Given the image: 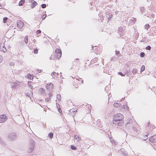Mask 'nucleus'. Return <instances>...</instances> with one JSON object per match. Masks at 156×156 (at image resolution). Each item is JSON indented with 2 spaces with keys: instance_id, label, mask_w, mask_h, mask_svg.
I'll use <instances>...</instances> for the list:
<instances>
[{
  "instance_id": "61",
  "label": "nucleus",
  "mask_w": 156,
  "mask_h": 156,
  "mask_svg": "<svg viewBox=\"0 0 156 156\" xmlns=\"http://www.w3.org/2000/svg\"><path fill=\"white\" fill-rule=\"evenodd\" d=\"M29 85V86L30 87V86H31V85Z\"/></svg>"
},
{
  "instance_id": "54",
  "label": "nucleus",
  "mask_w": 156,
  "mask_h": 156,
  "mask_svg": "<svg viewBox=\"0 0 156 156\" xmlns=\"http://www.w3.org/2000/svg\"><path fill=\"white\" fill-rule=\"evenodd\" d=\"M2 140L1 139V138L0 137V143H1V142H2Z\"/></svg>"
},
{
  "instance_id": "56",
  "label": "nucleus",
  "mask_w": 156,
  "mask_h": 156,
  "mask_svg": "<svg viewBox=\"0 0 156 156\" xmlns=\"http://www.w3.org/2000/svg\"><path fill=\"white\" fill-rule=\"evenodd\" d=\"M115 54H116V55H117V51H116V50H115Z\"/></svg>"
},
{
  "instance_id": "30",
  "label": "nucleus",
  "mask_w": 156,
  "mask_h": 156,
  "mask_svg": "<svg viewBox=\"0 0 156 156\" xmlns=\"http://www.w3.org/2000/svg\"><path fill=\"white\" fill-rule=\"evenodd\" d=\"M116 58L115 57H112L111 60L112 61H114L116 60Z\"/></svg>"
},
{
  "instance_id": "7",
  "label": "nucleus",
  "mask_w": 156,
  "mask_h": 156,
  "mask_svg": "<svg viewBox=\"0 0 156 156\" xmlns=\"http://www.w3.org/2000/svg\"><path fill=\"white\" fill-rule=\"evenodd\" d=\"M46 87L47 90L51 91L53 88V85L51 83H48L46 85Z\"/></svg>"
},
{
  "instance_id": "27",
  "label": "nucleus",
  "mask_w": 156,
  "mask_h": 156,
  "mask_svg": "<svg viewBox=\"0 0 156 156\" xmlns=\"http://www.w3.org/2000/svg\"><path fill=\"white\" fill-rule=\"evenodd\" d=\"M145 54L144 52H142L140 53V56L141 57H143L144 56Z\"/></svg>"
},
{
  "instance_id": "4",
  "label": "nucleus",
  "mask_w": 156,
  "mask_h": 156,
  "mask_svg": "<svg viewBox=\"0 0 156 156\" xmlns=\"http://www.w3.org/2000/svg\"><path fill=\"white\" fill-rule=\"evenodd\" d=\"M55 53H56L55 56L57 59L59 58L62 55V52L61 50L57 48L55 50Z\"/></svg>"
},
{
  "instance_id": "20",
  "label": "nucleus",
  "mask_w": 156,
  "mask_h": 156,
  "mask_svg": "<svg viewBox=\"0 0 156 156\" xmlns=\"http://www.w3.org/2000/svg\"><path fill=\"white\" fill-rule=\"evenodd\" d=\"M150 25L147 24H146L144 26V28L145 29H146L147 30L148 29V28H150Z\"/></svg>"
},
{
  "instance_id": "50",
  "label": "nucleus",
  "mask_w": 156,
  "mask_h": 156,
  "mask_svg": "<svg viewBox=\"0 0 156 156\" xmlns=\"http://www.w3.org/2000/svg\"><path fill=\"white\" fill-rule=\"evenodd\" d=\"M51 95H52V94L51 93H49V94H48V95L49 96V97Z\"/></svg>"
},
{
  "instance_id": "62",
  "label": "nucleus",
  "mask_w": 156,
  "mask_h": 156,
  "mask_svg": "<svg viewBox=\"0 0 156 156\" xmlns=\"http://www.w3.org/2000/svg\"><path fill=\"white\" fill-rule=\"evenodd\" d=\"M14 86H12L14 88Z\"/></svg>"
},
{
  "instance_id": "6",
  "label": "nucleus",
  "mask_w": 156,
  "mask_h": 156,
  "mask_svg": "<svg viewBox=\"0 0 156 156\" xmlns=\"http://www.w3.org/2000/svg\"><path fill=\"white\" fill-rule=\"evenodd\" d=\"M119 154L121 155H122L123 156H126L127 155V153L125 149L123 148H122L120 149L119 151Z\"/></svg>"
},
{
  "instance_id": "2",
  "label": "nucleus",
  "mask_w": 156,
  "mask_h": 156,
  "mask_svg": "<svg viewBox=\"0 0 156 156\" xmlns=\"http://www.w3.org/2000/svg\"><path fill=\"white\" fill-rule=\"evenodd\" d=\"M17 137V134L14 132H10L8 134V139L12 141L16 140Z\"/></svg>"
},
{
  "instance_id": "31",
  "label": "nucleus",
  "mask_w": 156,
  "mask_h": 156,
  "mask_svg": "<svg viewBox=\"0 0 156 156\" xmlns=\"http://www.w3.org/2000/svg\"><path fill=\"white\" fill-rule=\"evenodd\" d=\"M75 138L76 139H78V140H80L81 139L80 138H79L78 136L77 135H75Z\"/></svg>"
},
{
  "instance_id": "35",
  "label": "nucleus",
  "mask_w": 156,
  "mask_h": 156,
  "mask_svg": "<svg viewBox=\"0 0 156 156\" xmlns=\"http://www.w3.org/2000/svg\"><path fill=\"white\" fill-rule=\"evenodd\" d=\"M34 53L35 54H37L38 53V50L37 49H34Z\"/></svg>"
},
{
  "instance_id": "45",
  "label": "nucleus",
  "mask_w": 156,
  "mask_h": 156,
  "mask_svg": "<svg viewBox=\"0 0 156 156\" xmlns=\"http://www.w3.org/2000/svg\"><path fill=\"white\" fill-rule=\"evenodd\" d=\"M75 60H76L77 61V62L79 63V59L78 58L75 59Z\"/></svg>"
},
{
  "instance_id": "23",
  "label": "nucleus",
  "mask_w": 156,
  "mask_h": 156,
  "mask_svg": "<svg viewBox=\"0 0 156 156\" xmlns=\"http://www.w3.org/2000/svg\"><path fill=\"white\" fill-rule=\"evenodd\" d=\"M71 149L73 150H76V149L77 148L75 146H74L73 145H71Z\"/></svg>"
},
{
  "instance_id": "37",
  "label": "nucleus",
  "mask_w": 156,
  "mask_h": 156,
  "mask_svg": "<svg viewBox=\"0 0 156 156\" xmlns=\"http://www.w3.org/2000/svg\"><path fill=\"white\" fill-rule=\"evenodd\" d=\"M32 76V75L30 74H29L27 75V77L28 78H29L30 79H31V76Z\"/></svg>"
},
{
  "instance_id": "29",
  "label": "nucleus",
  "mask_w": 156,
  "mask_h": 156,
  "mask_svg": "<svg viewBox=\"0 0 156 156\" xmlns=\"http://www.w3.org/2000/svg\"><path fill=\"white\" fill-rule=\"evenodd\" d=\"M46 5L45 4H42L41 5V8H43V9L46 8Z\"/></svg>"
},
{
  "instance_id": "5",
  "label": "nucleus",
  "mask_w": 156,
  "mask_h": 156,
  "mask_svg": "<svg viewBox=\"0 0 156 156\" xmlns=\"http://www.w3.org/2000/svg\"><path fill=\"white\" fill-rule=\"evenodd\" d=\"M7 119V117L5 115H0V123L5 122Z\"/></svg>"
},
{
  "instance_id": "53",
  "label": "nucleus",
  "mask_w": 156,
  "mask_h": 156,
  "mask_svg": "<svg viewBox=\"0 0 156 156\" xmlns=\"http://www.w3.org/2000/svg\"><path fill=\"white\" fill-rule=\"evenodd\" d=\"M124 99V98H122L121 99V101H123Z\"/></svg>"
},
{
  "instance_id": "32",
  "label": "nucleus",
  "mask_w": 156,
  "mask_h": 156,
  "mask_svg": "<svg viewBox=\"0 0 156 156\" xmlns=\"http://www.w3.org/2000/svg\"><path fill=\"white\" fill-rule=\"evenodd\" d=\"M61 97V95L59 94H58L57 95V98L59 100L60 99Z\"/></svg>"
},
{
  "instance_id": "48",
  "label": "nucleus",
  "mask_w": 156,
  "mask_h": 156,
  "mask_svg": "<svg viewBox=\"0 0 156 156\" xmlns=\"http://www.w3.org/2000/svg\"><path fill=\"white\" fill-rule=\"evenodd\" d=\"M133 129L134 130H135L136 129V128L135 127H133Z\"/></svg>"
},
{
  "instance_id": "12",
  "label": "nucleus",
  "mask_w": 156,
  "mask_h": 156,
  "mask_svg": "<svg viewBox=\"0 0 156 156\" xmlns=\"http://www.w3.org/2000/svg\"><path fill=\"white\" fill-rule=\"evenodd\" d=\"M125 29V27H119L118 29V31L120 33H123L124 32Z\"/></svg>"
},
{
  "instance_id": "63",
  "label": "nucleus",
  "mask_w": 156,
  "mask_h": 156,
  "mask_svg": "<svg viewBox=\"0 0 156 156\" xmlns=\"http://www.w3.org/2000/svg\"><path fill=\"white\" fill-rule=\"evenodd\" d=\"M75 87L76 88H77V87L76 86H75Z\"/></svg>"
},
{
  "instance_id": "16",
  "label": "nucleus",
  "mask_w": 156,
  "mask_h": 156,
  "mask_svg": "<svg viewBox=\"0 0 156 156\" xmlns=\"http://www.w3.org/2000/svg\"><path fill=\"white\" fill-rule=\"evenodd\" d=\"M53 133L52 132H51V133H49L48 134V136L49 137V138L51 139H52L53 138Z\"/></svg>"
},
{
  "instance_id": "25",
  "label": "nucleus",
  "mask_w": 156,
  "mask_h": 156,
  "mask_svg": "<svg viewBox=\"0 0 156 156\" xmlns=\"http://www.w3.org/2000/svg\"><path fill=\"white\" fill-rule=\"evenodd\" d=\"M145 69V66L144 65H142L141 68V70L140 73H142L143 71H144Z\"/></svg>"
},
{
  "instance_id": "51",
  "label": "nucleus",
  "mask_w": 156,
  "mask_h": 156,
  "mask_svg": "<svg viewBox=\"0 0 156 156\" xmlns=\"http://www.w3.org/2000/svg\"><path fill=\"white\" fill-rule=\"evenodd\" d=\"M110 140L112 142V143L113 142H115L114 141H113V140L111 139H110Z\"/></svg>"
},
{
  "instance_id": "60",
  "label": "nucleus",
  "mask_w": 156,
  "mask_h": 156,
  "mask_svg": "<svg viewBox=\"0 0 156 156\" xmlns=\"http://www.w3.org/2000/svg\"><path fill=\"white\" fill-rule=\"evenodd\" d=\"M119 34L120 35V37H121V35H120V34Z\"/></svg>"
},
{
  "instance_id": "57",
  "label": "nucleus",
  "mask_w": 156,
  "mask_h": 156,
  "mask_svg": "<svg viewBox=\"0 0 156 156\" xmlns=\"http://www.w3.org/2000/svg\"><path fill=\"white\" fill-rule=\"evenodd\" d=\"M50 59H51V60H52H52H54V59H52V58H50Z\"/></svg>"
},
{
  "instance_id": "24",
  "label": "nucleus",
  "mask_w": 156,
  "mask_h": 156,
  "mask_svg": "<svg viewBox=\"0 0 156 156\" xmlns=\"http://www.w3.org/2000/svg\"><path fill=\"white\" fill-rule=\"evenodd\" d=\"M8 18L7 17H4L3 18V22L4 23H5L7 22Z\"/></svg>"
},
{
  "instance_id": "18",
  "label": "nucleus",
  "mask_w": 156,
  "mask_h": 156,
  "mask_svg": "<svg viewBox=\"0 0 156 156\" xmlns=\"http://www.w3.org/2000/svg\"><path fill=\"white\" fill-rule=\"evenodd\" d=\"M25 2V1L23 0H21L20 1L19 3V6H22L23 3Z\"/></svg>"
},
{
  "instance_id": "13",
  "label": "nucleus",
  "mask_w": 156,
  "mask_h": 156,
  "mask_svg": "<svg viewBox=\"0 0 156 156\" xmlns=\"http://www.w3.org/2000/svg\"><path fill=\"white\" fill-rule=\"evenodd\" d=\"M40 94L41 95H44L45 94V91L43 88H41L39 89Z\"/></svg>"
},
{
  "instance_id": "26",
  "label": "nucleus",
  "mask_w": 156,
  "mask_h": 156,
  "mask_svg": "<svg viewBox=\"0 0 156 156\" xmlns=\"http://www.w3.org/2000/svg\"><path fill=\"white\" fill-rule=\"evenodd\" d=\"M132 73L133 74H135L137 73V70L136 69H133L132 71Z\"/></svg>"
},
{
  "instance_id": "55",
  "label": "nucleus",
  "mask_w": 156,
  "mask_h": 156,
  "mask_svg": "<svg viewBox=\"0 0 156 156\" xmlns=\"http://www.w3.org/2000/svg\"><path fill=\"white\" fill-rule=\"evenodd\" d=\"M117 54H118V56L119 55V51H118V53H117Z\"/></svg>"
},
{
  "instance_id": "8",
  "label": "nucleus",
  "mask_w": 156,
  "mask_h": 156,
  "mask_svg": "<svg viewBox=\"0 0 156 156\" xmlns=\"http://www.w3.org/2000/svg\"><path fill=\"white\" fill-rule=\"evenodd\" d=\"M149 141L152 143L156 142V134L151 136L149 139Z\"/></svg>"
},
{
  "instance_id": "3",
  "label": "nucleus",
  "mask_w": 156,
  "mask_h": 156,
  "mask_svg": "<svg viewBox=\"0 0 156 156\" xmlns=\"http://www.w3.org/2000/svg\"><path fill=\"white\" fill-rule=\"evenodd\" d=\"M123 115L121 113H118V126H122L124 124Z\"/></svg>"
},
{
  "instance_id": "15",
  "label": "nucleus",
  "mask_w": 156,
  "mask_h": 156,
  "mask_svg": "<svg viewBox=\"0 0 156 156\" xmlns=\"http://www.w3.org/2000/svg\"><path fill=\"white\" fill-rule=\"evenodd\" d=\"M151 32H152V34H153L155 35L156 34V28L155 27L152 28Z\"/></svg>"
},
{
  "instance_id": "28",
  "label": "nucleus",
  "mask_w": 156,
  "mask_h": 156,
  "mask_svg": "<svg viewBox=\"0 0 156 156\" xmlns=\"http://www.w3.org/2000/svg\"><path fill=\"white\" fill-rule=\"evenodd\" d=\"M131 21L132 22V23H134L136 22V19L134 18H133L131 19Z\"/></svg>"
},
{
  "instance_id": "9",
  "label": "nucleus",
  "mask_w": 156,
  "mask_h": 156,
  "mask_svg": "<svg viewBox=\"0 0 156 156\" xmlns=\"http://www.w3.org/2000/svg\"><path fill=\"white\" fill-rule=\"evenodd\" d=\"M77 112V110L75 109H70L69 110V113L72 116H74Z\"/></svg>"
},
{
  "instance_id": "10",
  "label": "nucleus",
  "mask_w": 156,
  "mask_h": 156,
  "mask_svg": "<svg viewBox=\"0 0 156 156\" xmlns=\"http://www.w3.org/2000/svg\"><path fill=\"white\" fill-rule=\"evenodd\" d=\"M17 23L18 27L20 29L22 28L24 25L23 22L20 20L18 21Z\"/></svg>"
},
{
  "instance_id": "36",
  "label": "nucleus",
  "mask_w": 156,
  "mask_h": 156,
  "mask_svg": "<svg viewBox=\"0 0 156 156\" xmlns=\"http://www.w3.org/2000/svg\"><path fill=\"white\" fill-rule=\"evenodd\" d=\"M36 34H40L41 33V31L40 30H37V31L36 32Z\"/></svg>"
},
{
  "instance_id": "46",
  "label": "nucleus",
  "mask_w": 156,
  "mask_h": 156,
  "mask_svg": "<svg viewBox=\"0 0 156 156\" xmlns=\"http://www.w3.org/2000/svg\"><path fill=\"white\" fill-rule=\"evenodd\" d=\"M53 75L55 76L56 73L55 72H53L52 73Z\"/></svg>"
},
{
  "instance_id": "40",
  "label": "nucleus",
  "mask_w": 156,
  "mask_h": 156,
  "mask_svg": "<svg viewBox=\"0 0 156 156\" xmlns=\"http://www.w3.org/2000/svg\"><path fill=\"white\" fill-rule=\"evenodd\" d=\"M122 105L121 103H120L119 102V103H118V107H122Z\"/></svg>"
},
{
  "instance_id": "19",
  "label": "nucleus",
  "mask_w": 156,
  "mask_h": 156,
  "mask_svg": "<svg viewBox=\"0 0 156 156\" xmlns=\"http://www.w3.org/2000/svg\"><path fill=\"white\" fill-rule=\"evenodd\" d=\"M127 105H123L122 107L121 108V110L122 111L124 109H127Z\"/></svg>"
},
{
  "instance_id": "59",
  "label": "nucleus",
  "mask_w": 156,
  "mask_h": 156,
  "mask_svg": "<svg viewBox=\"0 0 156 156\" xmlns=\"http://www.w3.org/2000/svg\"><path fill=\"white\" fill-rule=\"evenodd\" d=\"M83 83V81L82 80L81 82V84H82Z\"/></svg>"
},
{
  "instance_id": "33",
  "label": "nucleus",
  "mask_w": 156,
  "mask_h": 156,
  "mask_svg": "<svg viewBox=\"0 0 156 156\" xmlns=\"http://www.w3.org/2000/svg\"><path fill=\"white\" fill-rule=\"evenodd\" d=\"M151 47L149 46H148L146 48V49L149 50H150L151 49Z\"/></svg>"
},
{
  "instance_id": "58",
  "label": "nucleus",
  "mask_w": 156,
  "mask_h": 156,
  "mask_svg": "<svg viewBox=\"0 0 156 156\" xmlns=\"http://www.w3.org/2000/svg\"><path fill=\"white\" fill-rule=\"evenodd\" d=\"M78 81H79V80H78L77 79H76V82H77Z\"/></svg>"
},
{
  "instance_id": "22",
  "label": "nucleus",
  "mask_w": 156,
  "mask_h": 156,
  "mask_svg": "<svg viewBox=\"0 0 156 156\" xmlns=\"http://www.w3.org/2000/svg\"><path fill=\"white\" fill-rule=\"evenodd\" d=\"M113 123L115 125L117 124V119H116V118L114 117V119L113 121Z\"/></svg>"
},
{
  "instance_id": "17",
  "label": "nucleus",
  "mask_w": 156,
  "mask_h": 156,
  "mask_svg": "<svg viewBox=\"0 0 156 156\" xmlns=\"http://www.w3.org/2000/svg\"><path fill=\"white\" fill-rule=\"evenodd\" d=\"M131 122H127V124H126V127H128V128H129V127H132L133 126V125H132L131 124Z\"/></svg>"
},
{
  "instance_id": "14",
  "label": "nucleus",
  "mask_w": 156,
  "mask_h": 156,
  "mask_svg": "<svg viewBox=\"0 0 156 156\" xmlns=\"http://www.w3.org/2000/svg\"><path fill=\"white\" fill-rule=\"evenodd\" d=\"M37 4V2L34 1L32 3L31 5V7L32 8H34V7H35L36 5Z\"/></svg>"
},
{
  "instance_id": "43",
  "label": "nucleus",
  "mask_w": 156,
  "mask_h": 156,
  "mask_svg": "<svg viewBox=\"0 0 156 156\" xmlns=\"http://www.w3.org/2000/svg\"><path fill=\"white\" fill-rule=\"evenodd\" d=\"M114 106L115 107H117V103H115L114 104Z\"/></svg>"
},
{
  "instance_id": "52",
  "label": "nucleus",
  "mask_w": 156,
  "mask_h": 156,
  "mask_svg": "<svg viewBox=\"0 0 156 156\" xmlns=\"http://www.w3.org/2000/svg\"><path fill=\"white\" fill-rule=\"evenodd\" d=\"M26 95L27 96H29V93H27V94H26Z\"/></svg>"
},
{
  "instance_id": "44",
  "label": "nucleus",
  "mask_w": 156,
  "mask_h": 156,
  "mask_svg": "<svg viewBox=\"0 0 156 156\" xmlns=\"http://www.w3.org/2000/svg\"><path fill=\"white\" fill-rule=\"evenodd\" d=\"M34 1L33 0H29L28 2L29 3H32Z\"/></svg>"
},
{
  "instance_id": "21",
  "label": "nucleus",
  "mask_w": 156,
  "mask_h": 156,
  "mask_svg": "<svg viewBox=\"0 0 156 156\" xmlns=\"http://www.w3.org/2000/svg\"><path fill=\"white\" fill-rule=\"evenodd\" d=\"M24 41L25 43L27 44L28 42V36H26L24 38Z\"/></svg>"
},
{
  "instance_id": "49",
  "label": "nucleus",
  "mask_w": 156,
  "mask_h": 156,
  "mask_svg": "<svg viewBox=\"0 0 156 156\" xmlns=\"http://www.w3.org/2000/svg\"><path fill=\"white\" fill-rule=\"evenodd\" d=\"M147 135H145L144 136V139H147Z\"/></svg>"
},
{
  "instance_id": "39",
  "label": "nucleus",
  "mask_w": 156,
  "mask_h": 156,
  "mask_svg": "<svg viewBox=\"0 0 156 156\" xmlns=\"http://www.w3.org/2000/svg\"><path fill=\"white\" fill-rule=\"evenodd\" d=\"M15 64V63L14 62H11L10 64H9V65H10V66H14V65Z\"/></svg>"
},
{
  "instance_id": "1",
  "label": "nucleus",
  "mask_w": 156,
  "mask_h": 156,
  "mask_svg": "<svg viewBox=\"0 0 156 156\" xmlns=\"http://www.w3.org/2000/svg\"><path fill=\"white\" fill-rule=\"evenodd\" d=\"M34 141L32 139H30L29 140V145L27 150V151L28 153L31 152L34 150Z\"/></svg>"
},
{
  "instance_id": "42",
  "label": "nucleus",
  "mask_w": 156,
  "mask_h": 156,
  "mask_svg": "<svg viewBox=\"0 0 156 156\" xmlns=\"http://www.w3.org/2000/svg\"><path fill=\"white\" fill-rule=\"evenodd\" d=\"M47 16V15H44L43 16V19H45V18Z\"/></svg>"
},
{
  "instance_id": "41",
  "label": "nucleus",
  "mask_w": 156,
  "mask_h": 156,
  "mask_svg": "<svg viewBox=\"0 0 156 156\" xmlns=\"http://www.w3.org/2000/svg\"><path fill=\"white\" fill-rule=\"evenodd\" d=\"M3 57L1 55H0V63L2 62V61Z\"/></svg>"
},
{
  "instance_id": "11",
  "label": "nucleus",
  "mask_w": 156,
  "mask_h": 156,
  "mask_svg": "<svg viewBox=\"0 0 156 156\" xmlns=\"http://www.w3.org/2000/svg\"><path fill=\"white\" fill-rule=\"evenodd\" d=\"M106 16L107 18H108V21H110V20H112V19H113V18L112 17V15L109 12H107L106 14Z\"/></svg>"
},
{
  "instance_id": "47",
  "label": "nucleus",
  "mask_w": 156,
  "mask_h": 156,
  "mask_svg": "<svg viewBox=\"0 0 156 156\" xmlns=\"http://www.w3.org/2000/svg\"><path fill=\"white\" fill-rule=\"evenodd\" d=\"M41 70H39V69H38L37 70V72H38V73H41Z\"/></svg>"
},
{
  "instance_id": "34",
  "label": "nucleus",
  "mask_w": 156,
  "mask_h": 156,
  "mask_svg": "<svg viewBox=\"0 0 156 156\" xmlns=\"http://www.w3.org/2000/svg\"><path fill=\"white\" fill-rule=\"evenodd\" d=\"M50 100H51L50 98H48V97L45 98V101L46 102H48L49 101H50Z\"/></svg>"
},
{
  "instance_id": "38",
  "label": "nucleus",
  "mask_w": 156,
  "mask_h": 156,
  "mask_svg": "<svg viewBox=\"0 0 156 156\" xmlns=\"http://www.w3.org/2000/svg\"><path fill=\"white\" fill-rule=\"evenodd\" d=\"M118 74H119V75H121L122 76H124L125 75L123 74L122 72H119L118 73Z\"/></svg>"
}]
</instances>
